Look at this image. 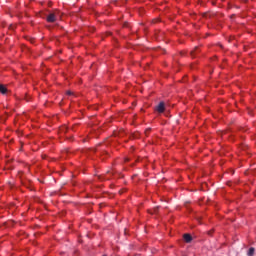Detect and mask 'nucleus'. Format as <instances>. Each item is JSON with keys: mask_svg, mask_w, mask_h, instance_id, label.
<instances>
[{"mask_svg": "<svg viewBox=\"0 0 256 256\" xmlns=\"http://www.w3.org/2000/svg\"><path fill=\"white\" fill-rule=\"evenodd\" d=\"M195 51H199V47H196L194 51H191V56L195 57Z\"/></svg>", "mask_w": 256, "mask_h": 256, "instance_id": "nucleus-7", "label": "nucleus"}, {"mask_svg": "<svg viewBox=\"0 0 256 256\" xmlns=\"http://www.w3.org/2000/svg\"><path fill=\"white\" fill-rule=\"evenodd\" d=\"M184 240L186 243H191V241H193V237L190 234H184Z\"/></svg>", "mask_w": 256, "mask_h": 256, "instance_id": "nucleus-3", "label": "nucleus"}, {"mask_svg": "<svg viewBox=\"0 0 256 256\" xmlns=\"http://www.w3.org/2000/svg\"><path fill=\"white\" fill-rule=\"evenodd\" d=\"M156 111L158 113H164L165 112V102H160L157 106H156Z\"/></svg>", "mask_w": 256, "mask_h": 256, "instance_id": "nucleus-2", "label": "nucleus"}, {"mask_svg": "<svg viewBox=\"0 0 256 256\" xmlns=\"http://www.w3.org/2000/svg\"><path fill=\"white\" fill-rule=\"evenodd\" d=\"M67 95H73V92L67 91Z\"/></svg>", "mask_w": 256, "mask_h": 256, "instance_id": "nucleus-8", "label": "nucleus"}, {"mask_svg": "<svg viewBox=\"0 0 256 256\" xmlns=\"http://www.w3.org/2000/svg\"><path fill=\"white\" fill-rule=\"evenodd\" d=\"M157 211H159V207H155L152 211H150V213L153 215L157 213Z\"/></svg>", "mask_w": 256, "mask_h": 256, "instance_id": "nucleus-6", "label": "nucleus"}, {"mask_svg": "<svg viewBox=\"0 0 256 256\" xmlns=\"http://www.w3.org/2000/svg\"><path fill=\"white\" fill-rule=\"evenodd\" d=\"M46 21L48 23H55V21H57V14L55 13H50L47 18H46Z\"/></svg>", "mask_w": 256, "mask_h": 256, "instance_id": "nucleus-1", "label": "nucleus"}, {"mask_svg": "<svg viewBox=\"0 0 256 256\" xmlns=\"http://www.w3.org/2000/svg\"><path fill=\"white\" fill-rule=\"evenodd\" d=\"M253 255H255V248L251 247L248 250V256H253Z\"/></svg>", "mask_w": 256, "mask_h": 256, "instance_id": "nucleus-5", "label": "nucleus"}, {"mask_svg": "<svg viewBox=\"0 0 256 256\" xmlns=\"http://www.w3.org/2000/svg\"><path fill=\"white\" fill-rule=\"evenodd\" d=\"M0 93H2V95L7 94V87H5L3 84H0Z\"/></svg>", "mask_w": 256, "mask_h": 256, "instance_id": "nucleus-4", "label": "nucleus"}]
</instances>
